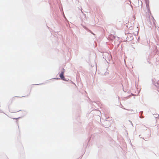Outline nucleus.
<instances>
[{
	"label": "nucleus",
	"mask_w": 159,
	"mask_h": 159,
	"mask_svg": "<svg viewBox=\"0 0 159 159\" xmlns=\"http://www.w3.org/2000/svg\"><path fill=\"white\" fill-rule=\"evenodd\" d=\"M64 71H62L59 75V76L61 79L62 80H65V77L64 76Z\"/></svg>",
	"instance_id": "obj_1"
}]
</instances>
